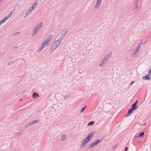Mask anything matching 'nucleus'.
I'll return each instance as SVG.
<instances>
[{
    "instance_id": "nucleus-57",
    "label": "nucleus",
    "mask_w": 151,
    "mask_h": 151,
    "mask_svg": "<svg viewBox=\"0 0 151 151\" xmlns=\"http://www.w3.org/2000/svg\"><path fill=\"white\" fill-rule=\"evenodd\" d=\"M15 10V9H14L13 10H12V11H14Z\"/></svg>"
},
{
    "instance_id": "nucleus-49",
    "label": "nucleus",
    "mask_w": 151,
    "mask_h": 151,
    "mask_svg": "<svg viewBox=\"0 0 151 151\" xmlns=\"http://www.w3.org/2000/svg\"><path fill=\"white\" fill-rule=\"evenodd\" d=\"M143 125H146V123H144Z\"/></svg>"
},
{
    "instance_id": "nucleus-19",
    "label": "nucleus",
    "mask_w": 151,
    "mask_h": 151,
    "mask_svg": "<svg viewBox=\"0 0 151 151\" xmlns=\"http://www.w3.org/2000/svg\"><path fill=\"white\" fill-rule=\"evenodd\" d=\"M138 0H136L134 2V4L135 5V6L136 7V9H137L138 8V6H137V4L138 3Z\"/></svg>"
},
{
    "instance_id": "nucleus-54",
    "label": "nucleus",
    "mask_w": 151,
    "mask_h": 151,
    "mask_svg": "<svg viewBox=\"0 0 151 151\" xmlns=\"http://www.w3.org/2000/svg\"><path fill=\"white\" fill-rule=\"evenodd\" d=\"M138 143H139L140 142V141H138Z\"/></svg>"
},
{
    "instance_id": "nucleus-46",
    "label": "nucleus",
    "mask_w": 151,
    "mask_h": 151,
    "mask_svg": "<svg viewBox=\"0 0 151 151\" xmlns=\"http://www.w3.org/2000/svg\"><path fill=\"white\" fill-rule=\"evenodd\" d=\"M134 81H132L131 82V83H130V85H132V83H134Z\"/></svg>"
},
{
    "instance_id": "nucleus-51",
    "label": "nucleus",
    "mask_w": 151,
    "mask_h": 151,
    "mask_svg": "<svg viewBox=\"0 0 151 151\" xmlns=\"http://www.w3.org/2000/svg\"><path fill=\"white\" fill-rule=\"evenodd\" d=\"M147 41V40H146L144 43H143V44H145V43H146V42Z\"/></svg>"
},
{
    "instance_id": "nucleus-30",
    "label": "nucleus",
    "mask_w": 151,
    "mask_h": 151,
    "mask_svg": "<svg viewBox=\"0 0 151 151\" xmlns=\"http://www.w3.org/2000/svg\"><path fill=\"white\" fill-rule=\"evenodd\" d=\"M148 73L151 76V68H150L148 70Z\"/></svg>"
},
{
    "instance_id": "nucleus-20",
    "label": "nucleus",
    "mask_w": 151,
    "mask_h": 151,
    "mask_svg": "<svg viewBox=\"0 0 151 151\" xmlns=\"http://www.w3.org/2000/svg\"><path fill=\"white\" fill-rule=\"evenodd\" d=\"M101 4L96 2L95 6V8L97 9L101 5Z\"/></svg>"
},
{
    "instance_id": "nucleus-14",
    "label": "nucleus",
    "mask_w": 151,
    "mask_h": 151,
    "mask_svg": "<svg viewBox=\"0 0 151 151\" xmlns=\"http://www.w3.org/2000/svg\"><path fill=\"white\" fill-rule=\"evenodd\" d=\"M52 35H50L47 38V40H45V41H46L47 42H49L50 41V40L52 38Z\"/></svg>"
},
{
    "instance_id": "nucleus-35",
    "label": "nucleus",
    "mask_w": 151,
    "mask_h": 151,
    "mask_svg": "<svg viewBox=\"0 0 151 151\" xmlns=\"http://www.w3.org/2000/svg\"><path fill=\"white\" fill-rule=\"evenodd\" d=\"M138 100H137L135 101V102L133 104H134V105H137V103L138 102Z\"/></svg>"
},
{
    "instance_id": "nucleus-58",
    "label": "nucleus",
    "mask_w": 151,
    "mask_h": 151,
    "mask_svg": "<svg viewBox=\"0 0 151 151\" xmlns=\"http://www.w3.org/2000/svg\"><path fill=\"white\" fill-rule=\"evenodd\" d=\"M2 0H0V2L1 1H2Z\"/></svg>"
},
{
    "instance_id": "nucleus-56",
    "label": "nucleus",
    "mask_w": 151,
    "mask_h": 151,
    "mask_svg": "<svg viewBox=\"0 0 151 151\" xmlns=\"http://www.w3.org/2000/svg\"><path fill=\"white\" fill-rule=\"evenodd\" d=\"M22 100V99H21L19 100V101H21Z\"/></svg>"
},
{
    "instance_id": "nucleus-27",
    "label": "nucleus",
    "mask_w": 151,
    "mask_h": 151,
    "mask_svg": "<svg viewBox=\"0 0 151 151\" xmlns=\"http://www.w3.org/2000/svg\"><path fill=\"white\" fill-rule=\"evenodd\" d=\"M20 4H18L15 6L14 7V8L16 9L17 8H19L20 6Z\"/></svg>"
},
{
    "instance_id": "nucleus-17",
    "label": "nucleus",
    "mask_w": 151,
    "mask_h": 151,
    "mask_svg": "<svg viewBox=\"0 0 151 151\" xmlns=\"http://www.w3.org/2000/svg\"><path fill=\"white\" fill-rule=\"evenodd\" d=\"M144 135V132H142L140 133L137 136V137L139 138L140 137H142Z\"/></svg>"
},
{
    "instance_id": "nucleus-5",
    "label": "nucleus",
    "mask_w": 151,
    "mask_h": 151,
    "mask_svg": "<svg viewBox=\"0 0 151 151\" xmlns=\"http://www.w3.org/2000/svg\"><path fill=\"white\" fill-rule=\"evenodd\" d=\"M141 47V46L140 45H139L136 47V48L135 49L133 52L132 54L131 55V56H133L136 55L139 51V49Z\"/></svg>"
},
{
    "instance_id": "nucleus-22",
    "label": "nucleus",
    "mask_w": 151,
    "mask_h": 151,
    "mask_svg": "<svg viewBox=\"0 0 151 151\" xmlns=\"http://www.w3.org/2000/svg\"><path fill=\"white\" fill-rule=\"evenodd\" d=\"M94 121H91V122H89L87 124V125L89 126H91L92 125L94 124Z\"/></svg>"
},
{
    "instance_id": "nucleus-8",
    "label": "nucleus",
    "mask_w": 151,
    "mask_h": 151,
    "mask_svg": "<svg viewBox=\"0 0 151 151\" xmlns=\"http://www.w3.org/2000/svg\"><path fill=\"white\" fill-rule=\"evenodd\" d=\"M151 78V76L148 73L142 77V79L143 80H150Z\"/></svg>"
},
{
    "instance_id": "nucleus-45",
    "label": "nucleus",
    "mask_w": 151,
    "mask_h": 151,
    "mask_svg": "<svg viewBox=\"0 0 151 151\" xmlns=\"http://www.w3.org/2000/svg\"><path fill=\"white\" fill-rule=\"evenodd\" d=\"M17 46H15L14 47V49H17Z\"/></svg>"
},
{
    "instance_id": "nucleus-47",
    "label": "nucleus",
    "mask_w": 151,
    "mask_h": 151,
    "mask_svg": "<svg viewBox=\"0 0 151 151\" xmlns=\"http://www.w3.org/2000/svg\"><path fill=\"white\" fill-rule=\"evenodd\" d=\"M10 61L11 62V64L12 63H13L14 62V61H13V60H11Z\"/></svg>"
},
{
    "instance_id": "nucleus-43",
    "label": "nucleus",
    "mask_w": 151,
    "mask_h": 151,
    "mask_svg": "<svg viewBox=\"0 0 151 151\" xmlns=\"http://www.w3.org/2000/svg\"><path fill=\"white\" fill-rule=\"evenodd\" d=\"M9 14L11 16L12 15V11H10V13H9Z\"/></svg>"
},
{
    "instance_id": "nucleus-26",
    "label": "nucleus",
    "mask_w": 151,
    "mask_h": 151,
    "mask_svg": "<svg viewBox=\"0 0 151 151\" xmlns=\"http://www.w3.org/2000/svg\"><path fill=\"white\" fill-rule=\"evenodd\" d=\"M59 42V39L57 40H55L54 42L53 43H54L55 45H58L57 44V43H58Z\"/></svg>"
},
{
    "instance_id": "nucleus-2",
    "label": "nucleus",
    "mask_w": 151,
    "mask_h": 151,
    "mask_svg": "<svg viewBox=\"0 0 151 151\" xmlns=\"http://www.w3.org/2000/svg\"><path fill=\"white\" fill-rule=\"evenodd\" d=\"M60 42L58 43V45H55L54 43H53L50 51V52H52L55 50V49L58 46L60 45Z\"/></svg>"
},
{
    "instance_id": "nucleus-38",
    "label": "nucleus",
    "mask_w": 151,
    "mask_h": 151,
    "mask_svg": "<svg viewBox=\"0 0 151 151\" xmlns=\"http://www.w3.org/2000/svg\"><path fill=\"white\" fill-rule=\"evenodd\" d=\"M142 43H143V42H142V41H141L140 43L139 44V43H138V45H141L142 44Z\"/></svg>"
},
{
    "instance_id": "nucleus-15",
    "label": "nucleus",
    "mask_w": 151,
    "mask_h": 151,
    "mask_svg": "<svg viewBox=\"0 0 151 151\" xmlns=\"http://www.w3.org/2000/svg\"><path fill=\"white\" fill-rule=\"evenodd\" d=\"M43 25V22H41L39 24L36 25L35 26H37V29L38 30L40 29V28L42 27V26Z\"/></svg>"
},
{
    "instance_id": "nucleus-7",
    "label": "nucleus",
    "mask_w": 151,
    "mask_h": 151,
    "mask_svg": "<svg viewBox=\"0 0 151 151\" xmlns=\"http://www.w3.org/2000/svg\"><path fill=\"white\" fill-rule=\"evenodd\" d=\"M134 111L131 109H129L127 113L126 114L125 117H127L130 116Z\"/></svg>"
},
{
    "instance_id": "nucleus-28",
    "label": "nucleus",
    "mask_w": 151,
    "mask_h": 151,
    "mask_svg": "<svg viewBox=\"0 0 151 151\" xmlns=\"http://www.w3.org/2000/svg\"><path fill=\"white\" fill-rule=\"evenodd\" d=\"M35 9L34 8H33V7L31 6L29 9V10H30V11H31L32 12V11H33Z\"/></svg>"
},
{
    "instance_id": "nucleus-1",
    "label": "nucleus",
    "mask_w": 151,
    "mask_h": 151,
    "mask_svg": "<svg viewBox=\"0 0 151 151\" xmlns=\"http://www.w3.org/2000/svg\"><path fill=\"white\" fill-rule=\"evenodd\" d=\"M101 140H99V139H97L94 142H92L91 143L88 147V149H90L93 147H94V146L96 145L98 143H99L101 141Z\"/></svg>"
},
{
    "instance_id": "nucleus-41",
    "label": "nucleus",
    "mask_w": 151,
    "mask_h": 151,
    "mask_svg": "<svg viewBox=\"0 0 151 151\" xmlns=\"http://www.w3.org/2000/svg\"><path fill=\"white\" fill-rule=\"evenodd\" d=\"M6 16H8L9 18L11 16L9 14Z\"/></svg>"
},
{
    "instance_id": "nucleus-12",
    "label": "nucleus",
    "mask_w": 151,
    "mask_h": 151,
    "mask_svg": "<svg viewBox=\"0 0 151 151\" xmlns=\"http://www.w3.org/2000/svg\"><path fill=\"white\" fill-rule=\"evenodd\" d=\"M131 107V109L134 111L137 108L138 106L137 105H135L133 104H132Z\"/></svg>"
},
{
    "instance_id": "nucleus-40",
    "label": "nucleus",
    "mask_w": 151,
    "mask_h": 151,
    "mask_svg": "<svg viewBox=\"0 0 151 151\" xmlns=\"http://www.w3.org/2000/svg\"><path fill=\"white\" fill-rule=\"evenodd\" d=\"M5 21L7 19L5 17L3 19Z\"/></svg>"
},
{
    "instance_id": "nucleus-3",
    "label": "nucleus",
    "mask_w": 151,
    "mask_h": 151,
    "mask_svg": "<svg viewBox=\"0 0 151 151\" xmlns=\"http://www.w3.org/2000/svg\"><path fill=\"white\" fill-rule=\"evenodd\" d=\"M40 119H36L30 122L28 124L26 125V127H27L28 125H33L34 124H37L40 121Z\"/></svg>"
},
{
    "instance_id": "nucleus-31",
    "label": "nucleus",
    "mask_w": 151,
    "mask_h": 151,
    "mask_svg": "<svg viewBox=\"0 0 151 151\" xmlns=\"http://www.w3.org/2000/svg\"><path fill=\"white\" fill-rule=\"evenodd\" d=\"M5 22V21L4 19L1 20L0 21V22L1 23V24L2 23H4Z\"/></svg>"
},
{
    "instance_id": "nucleus-50",
    "label": "nucleus",
    "mask_w": 151,
    "mask_h": 151,
    "mask_svg": "<svg viewBox=\"0 0 151 151\" xmlns=\"http://www.w3.org/2000/svg\"><path fill=\"white\" fill-rule=\"evenodd\" d=\"M6 17L7 19H8L9 18L8 17V16H6V17Z\"/></svg>"
},
{
    "instance_id": "nucleus-37",
    "label": "nucleus",
    "mask_w": 151,
    "mask_h": 151,
    "mask_svg": "<svg viewBox=\"0 0 151 151\" xmlns=\"http://www.w3.org/2000/svg\"><path fill=\"white\" fill-rule=\"evenodd\" d=\"M11 62L10 61H9L8 63V65H10L11 64Z\"/></svg>"
},
{
    "instance_id": "nucleus-59",
    "label": "nucleus",
    "mask_w": 151,
    "mask_h": 151,
    "mask_svg": "<svg viewBox=\"0 0 151 151\" xmlns=\"http://www.w3.org/2000/svg\"><path fill=\"white\" fill-rule=\"evenodd\" d=\"M17 33H19V32H17Z\"/></svg>"
},
{
    "instance_id": "nucleus-13",
    "label": "nucleus",
    "mask_w": 151,
    "mask_h": 151,
    "mask_svg": "<svg viewBox=\"0 0 151 151\" xmlns=\"http://www.w3.org/2000/svg\"><path fill=\"white\" fill-rule=\"evenodd\" d=\"M48 45V43L46 41H45L43 43L41 44V46L43 48L46 46Z\"/></svg>"
},
{
    "instance_id": "nucleus-6",
    "label": "nucleus",
    "mask_w": 151,
    "mask_h": 151,
    "mask_svg": "<svg viewBox=\"0 0 151 151\" xmlns=\"http://www.w3.org/2000/svg\"><path fill=\"white\" fill-rule=\"evenodd\" d=\"M93 135V132L90 133L87 135L86 138H85L86 140L88 141L89 142L91 139Z\"/></svg>"
},
{
    "instance_id": "nucleus-34",
    "label": "nucleus",
    "mask_w": 151,
    "mask_h": 151,
    "mask_svg": "<svg viewBox=\"0 0 151 151\" xmlns=\"http://www.w3.org/2000/svg\"><path fill=\"white\" fill-rule=\"evenodd\" d=\"M102 1V0H97V2L101 4Z\"/></svg>"
},
{
    "instance_id": "nucleus-21",
    "label": "nucleus",
    "mask_w": 151,
    "mask_h": 151,
    "mask_svg": "<svg viewBox=\"0 0 151 151\" xmlns=\"http://www.w3.org/2000/svg\"><path fill=\"white\" fill-rule=\"evenodd\" d=\"M31 12L32 11H30L29 10L27 11L24 17H27V16H28L30 14Z\"/></svg>"
},
{
    "instance_id": "nucleus-24",
    "label": "nucleus",
    "mask_w": 151,
    "mask_h": 151,
    "mask_svg": "<svg viewBox=\"0 0 151 151\" xmlns=\"http://www.w3.org/2000/svg\"><path fill=\"white\" fill-rule=\"evenodd\" d=\"M87 105H86L84 106L82 108L80 111L81 113H82L83 112L84 110L85 109Z\"/></svg>"
},
{
    "instance_id": "nucleus-29",
    "label": "nucleus",
    "mask_w": 151,
    "mask_h": 151,
    "mask_svg": "<svg viewBox=\"0 0 151 151\" xmlns=\"http://www.w3.org/2000/svg\"><path fill=\"white\" fill-rule=\"evenodd\" d=\"M64 37H60V36H59V39H59V42H60H60H61V40H62V39Z\"/></svg>"
},
{
    "instance_id": "nucleus-11",
    "label": "nucleus",
    "mask_w": 151,
    "mask_h": 151,
    "mask_svg": "<svg viewBox=\"0 0 151 151\" xmlns=\"http://www.w3.org/2000/svg\"><path fill=\"white\" fill-rule=\"evenodd\" d=\"M38 31V30L37 29V26H35V29L33 30V35H35Z\"/></svg>"
},
{
    "instance_id": "nucleus-23",
    "label": "nucleus",
    "mask_w": 151,
    "mask_h": 151,
    "mask_svg": "<svg viewBox=\"0 0 151 151\" xmlns=\"http://www.w3.org/2000/svg\"><path fill=\"white\" fill-rule=\"evenodd\" d=\"M107 61L106 60H105L104 58L101 62V64L104 65L106 63Z\"/></svg>"
},
{
    "instance_id": "nucleus-39",
    "label": "nucleus",
    "mask_w": 151,
    "mask_h": 151,
    "mask_svg": "<svg viewBox=\"0 0 151 151\" xmlns=\"http://www.w3.org/2000/svg\"><path fill=\"white\" fill-rule=\"evenodd\" d=\"M70 96V94H68V95H67L66 96V99L67 98H68Z\"/></svg>"
},
{
    "instance_id": "nucleus-33",
    "label": "nucleus",
    "mask_w": 151,
    "mask_h": 151,
    "mask_svg": "<svg viewBox=\"0 0 151 151\" xmlns=\"http://www.w3.org/2000/svg\"><path fill=\"white\" fill-rule=\"evenodd\" d=\"M37 4V2H35L34 3V4L32 5H34L35 6H36Z\"/></svg>"
},
{
    "instance_id": "nucleus-10",
    "label": "nucleus",
    "mask_w": 151,
    "mask_h": 151,
    "mask_svg": "<svg viewBox=\"0 0 151 151\" xmlns=\"http://www.w3.org/2000/svg\"><path fill=\"white\" fill-rule=\"evenodd\" d=\"M39 95L36 92H34L33 93L32 95V97L34 99H35L37 97L38 98L39 97Z\"/></svg>"
},
{
    "instance_id": "nucleus-32",
    "label": "nucleus",
    "mask_w": 151,
    "mask_h": 151,
    "mask_svg": "<svg viewBox=\"0 0 151 151\" xmlns=\"http://www.w3.org/2000/svg\"><path fill=\"white\" fill-rule=\"evenodd\" d=\"M117 145H118V144H116L114 146L112 147V149H114L117 146Z\"/></svg>"
},
{
    "instance_id": "nucleus-44",
    "label": "nucleus",
    "mask_w": 151,
    "mask_h": 151,
    "mask_svg": "<svg viewBox=\"0 0 151 151\" xmlns=\"http://www.w3.org/2000/svg\"><path fill=\"white\" fill-rule=\"evenodd\" d=\"M32 7H33V8H34V9H35V7H36V6H35V5H32Z\"/></svg>"
},
{
    "instance_id": "nucleus-55",
    "label": "nucleus",
    "mask_w": 151,
    "mask_h": 151,
    "mask_svg": "<svg viewBox=\"0 0 151 151\" xmlns=\"http://www.w3.org/2000/svg\"><path fill=\"white\" fill-rule=\"evenodd\" d=\"M39 1V0H36V1L35 2H37V1Z\"/></svg>"
},
{
    "instance_id": "nucleus-53",
    "label": "nucleus",
    "mask_w": 151,
    "mask_h": 151,
    "mask_svg": "<svg viewBox=\"0 0 151 151\" xmlns=\"http://www.w3.org/2000/svg\"><path fill=\"white\" fill-rule=\"evenodd\" d=\"M104 139V137H103V138H102V139H101V141H102V140H103Z\"/></svg>"
},
{
    "instance_id": "nucleus-18",
    "label": "nucleus",
    "mask_w": 151,
    "mask_h": 151,
    "mask_svg": "<svg viewBox=\"0 0 151 151\" xmlns=\"http://www.w3.org/2000/svg\"><path fill=\"white\" fill-rule=\"evenodd\" d=\"M66 136L65 134L63 135L61 137V141H63L65 140V139L66 138Z\"/></svg>"
},
{
    "instance_id": "nucleus-52",
    "label": "nucleus",
    "mask_w": 151,
    "mask_h": 151,
    "mask_svg": "<svg viewBox=\"0 0 151 151\" xmlns=\"http://www.w3.org/2000/svg\"><path fill=\"white\" fill-rule=\"evenodd\" d=\"M63 97H64V99H65L66 98V97L65 96H64Z\"/></svg>"
},
{
    "instance_id": "nucleus-36",
    "label": "nucleus",
    "mask_w": 151,
    "mask_h": 151,
    "mask_svg": "<svg viewBox=\"0 0 151 151\" xmlns=\"http://www.w3.org/2000/svg\"><path fill=\"white\" fill-rule=\"evenodd\" d=\"M128 149V147H126L125 149V151H127Z\"/></svg>"
},
{
    "instance_id": "nucleus-42",
    "label": "nucleus",
    "mask_w": 151,
    "mask_h": 151,
    "mask_svg": "<svg viewBox=\"0 0 151 151\" xmlns=\"http://www.w3.org/2000/svg\"><path fill=\"white\" fill-rule=\"evenodd\" d=\"M103 65V64H101V63L100 64H99V66H100V67H101L102 66V65Z\"/></svg>"
},
{
    "instance_id": "nucleus-9",
    "label": "nucleus",
    "mask_w": 151,
    "mask_h": 151,
    "mask_svg": "<svg viewBox=\"0 0 151 151\" xmlns=\"http://www.w3.org/2000/svg\"><path fill=\"white\" fill-rule=\"evenodd\" d=\"M68 32V29L67 28H65L62 31L61 35L63 37H64Z\"/></svg>"
},
{
    "instance_id": "nucleus-25",
    "label": "nucleus",
    "mask_w": 151,
    "mask_h": 151,
    "mask_svg": "<svg viewBox=\"0 0 151 151\" xmlns=\"http://www.w3.org/2000/svg\"><path fill=\"white\" fill-rule=\"evenodd\" d=\"M44 48L41 46V47H40L38 48V49L37 50V52H39L41 51Z\"/></svg>"
},
{
    "instance_id": "nucleus-48",
    "label": "nucleus",
    "mask_w": 151,
    "mask_h": 151,
    "mask_svg": "<svg viewBox=\"0 0 151 151\" xmlns=\"http://www.w3.org/2000/svg\"><path fill=\"white\" fill-rule=\"evenodd\" d=\"M10 61L11 62V64L12 63H13L14 62V61H13V60H11Z\"/></svg>"
},
{
    "instance_id": "nucleus-16",
    "label": "nucleus",
    "mask_w": 151,
    "mask_h": 151,
    "mask_svg": "<svg viewBox=\"0 0 151 151\" xmlns=\"http://www.w3.org/2000/svg\"><path fill=\"white\" fill-rule=\"evenodd\" d=\"M110 57V54L109 53L107 54L104 57V58L105 60H106L107 61L108 60V59Z\"/></svg>"
},
{
    "instance_id": "nucleus-4",
    "label": "nucleus",
    "mask_w": 151,
    "mask_h": 151,
    "mask_svg": "<svg viewBox=\"0 0 151 151\" xmlns=\"http://www.w3.org/2000/svg\"><path fill=\"white\" fill-rule=\"evenodd\" d=\"M89 142L85 138L81 142V143L80 145V147L81 148H83Z\"/></svg>"
}]
</instances>
